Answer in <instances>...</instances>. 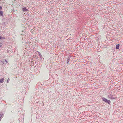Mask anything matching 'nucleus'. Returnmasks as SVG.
I'll return each mask as SVG.
<instances>
[{
	"label": "nucleus",
	"mask_w": 123,
	"mask_h": 123,
	"mask_svg": "<svg viewBox=\"0 0 123 123\" xmlns=\"http://www.w3.org/2000/svg\"><path fill=\"white\" fill-rule=\"evenodd\" d=\"M1 46H2V45H0V48L1 47Z\"/></svg>",
	"instance_id": "obj_19"
},
{
	"label": "nucleus",
	"mask_w": 123,
	"mask_h": 123,
	"mask_svg": "<svg viewBox=\"0 0 123 123\" xmlns=\"http://www.w3.org/2000/svg\"><path fill=\"white\" fill-rule=\"evenodd\" d=\"M102 99L103 101L106 103H107L108 104H109L111 103L110 101V100H108L105 98H103Z\"/></svg>",
	"instance_id": "obj_1"
},
{
	"label": "nucleus",
	"mask_w": 123,
	"mask_h": 123,
	"mask_svg": "<svg viewBox=\"0 0 123 123\" xmlns=\"http://www.w3.org/2000/svg\"><path fill=\"white\" fill-rule=\"evenodd\" d=\"M1 62L2 63H3V64H5V62H4V61H2Z\"/></svg>",
	"instance_id": "obj_14"
},
{
	"label": "nucleus",
	"mask_w": 123,
	"mask_h": 123,
	"mask_svg": "<svg viewBox=\"0 0 123 123\" xmlns=\"http://www.w3.org/2000/svg\"><path fill=\"white\" fill-rule=\"evenodd\" d=\"M10 51L9 50H7V53H8Z\"/></svg>",
	"instance_id": "obj_17"
},
{
	"label": "nucleus",
	"mask_w": 123,
	"mask_h": 123,
	"mask_svg": "<svg viewBox=\"0 0 123 123\" xmlns=\"http://www.w3.org/2000/svg\"><path fill=\"white\" fill-rule=\"evenodd\" d=\"M71 57V56H70V55H69L67 59V63H68L69 62Z\"/></svg>",
	"instance_id": "obj_5"
},
{
	"label": "nucleus",
	"mask_w": 123,
	"mask_h": 123,
	"mask_svg": "<svg viewBox=\"0 0 123 123\" xmlns=\"http://www.w3.org/2000/svg\"><path fill=\"white\" fill-rule=\"evenodd\" d=\"M22 9L23 11L24 12H25L28 10V9H27L26 7L23 8Z\"/></svg>",
	"instance_id": "obj_4"
},
{
	"label": "nucleus",
	"mask_w": 123,
	"mask_h": 123,
	"mask_svg": "<svg viewBox=\"0 0 123 123\" xmlns=\"http://www.w3.org/2000/svg\"><path fill=\"white\" fill-rule=\"evenodd\" d=\"M12 11L13 12H14L15 11V10L14 9H13V10H12Z\"/></svg>",
	"instance_id": "obj_20"
},
{
	"label": "nucleus",
	"mask_w": 123,
	"mask_h": 123,
	"mask_svg": "<svg viewBox=\"0 0 123 123\" xmlns=\"http://www.w3.org/2000/svg\"><path fill=\"white\" fill-rule=\"evenodd\" d=\"M109 97L110 98L112 99H114L115 98V97L113 96H111Z\"/></svg>",
	"instance_id": "obj_11"
},
{
	"label": "nucleus",
	"mask_w": 123,
	"mask_h": 123,
	"mask_svg": "<svg viewBox=\"0 0 123 123\" xmlns=\"http://www.w3.org/2000/svg\"><path fill=\"white\" fill-rule=\"evenodd\" d=\"M9 81V79H8L7 81V82H8Z\"/></svg>",
	"instance_id": "obj_18"
},
{
	"label": "nucleus",
	"mask_w": 123,
	"mask_h": 123,
	"mask_svg": "<svg viewBox=\"0 0 123 123\" xmlns=\"http://www.w3.org/2000/svg\"><path fill=\"white\" fill-rule=\"evenodd\" d=\"M4 23V24H5V22H4V23Z\"/></svg>",
	"instance_id": "obj_22"
},
{
	"label": "nucleus",
	"mask_w": 123,
	"mask_h": 123,
	"mask_svg": "<svg viewBox=\"0 0 123 123\" xmlns=\"http://www.w3.org/2000/svg\"><path fill=\"white\" fill-rule=\"evenodd\" d=\"M3 12L2 11H0V16H3Z\"/></svg>",
	"instance_id": "obj_9"
},
{
	"label": "nucleus",
	"mask_w": 123,
	"mask_h": 123,
	"mask_svg": "<svg viewBox=\"0 0 123 123\" xmlns=\"http://www.w3.org/2000/svg\"><path fill=\"white\" fill-rule=\"evenodd\" d=\"M112 92H111V94L108 95V96L109 97H110L111 96H113V95H112Z\"/></svg>",
	"instance_id": "obj_12"
},
{
	"label": "nucleus",
	"mask_w": 123,
	"mask_h": 123,
	"mask_svg": "<svg viewBox=\"0 0 123 123\" xmlns=\"http://www.w3.org/2000/svg\"><path fill=\"white\" fill-rule=\"evenodd\" d=\"M4 81V78H2L0 80V83H3Z\"/></svg>",
	"instance_id": "obj_6"
},
{
	"label": "nucleus",
	"mask_w": 123,
	"mask_h": 123,
	"mask_svg": "<svg viewBox=\"0 0 123 123\" xmlns=\"http://www.w3.org/2000/svg\"><path fill=\"white\" fill-rule=\"evenodd\" d=\"M102 99L103 101L106 103H107L108 104H109L111 103L110 101V100H108L105 98H103Z\"/></svg>",
	"instance_id": "obj_2"
},
{
	"label": "nucleus",
	"mask_w": 123,
	"mask_h": 123,
	"mask_svg": "<svg viewBox=\"0 0 123 123\" xmlns=\"http://www.w3.org/2000/svg\"><path fill=\"white\" fill-rule=\"evenodd\" d=\"M4 113H2L1 112H0V122L1 120V117L3 116H4Z\"/></svg>",
	"instance_id": "obj_3"
},
{
	"label": "nucleus",
	"mask_w": 123,
	"mask_h": 123,
	"mask_svg": "<svg viewBox=\"0 0 123 123\" xmlns=\"http://www.w3.org/2000/svg\"><path fill=\"white\" fill-rule=\"evenodd\" d=\"M5 61L6 62V63H8L7 61L6 60H5Z\"/></svg>",
	"instance_id": "obj_15"
},
{
	"label": "nucleus",
	"mask_w": 123,
	"mask_h": 123,
	"mask_svg": "<svg viewBox=\"0 0 123 123\" xmlns=\"http://www.w3.org/2000/svg\"><path fill=\"white\" fill-rule=\"evenodd\" d=\"M110 92H109L108 93V94H110Z\"/></svg>",
	"instance_id": "obj_21"
},
{
	"label": "nucleus",
	"mask_w": 123,
	"mask_h": 123,
	"mask_svg": "<svg viewBox=\"0 0 123 123\" xmlns=\"http://www.w3.org/2000/svg\"><path fill=\"white\" fill-rule=\"evenodd\" d=\"M5 39V37H2L0 36V39L2 40Z\"/></svg>",
	"instance_id": "obj_10"
},
{
	"label": "nucleus",
	"mask_w": 123,
	"mask_h": 123,
	"mask_svg": "<svg viewBox=\"0 0 123 123\" xmlns=\"http://www.w3.org/2000/svg\"><path fill=\"white\" fill-rule=\"evenodd\" d=\"M22 33H21V35H25V33L23 31H22Z\"/></svg>",
	"instance_id": "obj_13"
},
{
	"label": "nucleus",
	"mask_w": 123,
	"mask_h": 123,
	"mask_svg": "<svg viewBox=\"0 0 123 123\" xmlns=\"http://www.w3.org/2000/svg\"><path fill=\"white\" fill-rule=\"evenodd\" d=\"M120 45L119 44H118L116 45V49H118L119 48V46Z\"/></svg>",
	"instance_id": "obj_7"
},
{
	"label": "nucleus",
	"mask_w": 123,
	"mask_h": 123,
	"mask_svg": "<svg viewBox=\"0 0 123 123\" xmlns=\"http://www.w3.org/2000/svg\"><path fill=\"white\" fill-rule=\"evenodd\" d=\"M38 53L39 54V57H40V58L41 59H42V55H41V53H40V52H38Z\"/></svg>",
	"instance_id": "obj_8"
},
{
	"label": "nucleus",
	"mask_w": 123,
	"mask_h": 123,
	"mask_svg": "<svg viewBox=\"0 0 123 123\" xmlns=\"http://www.w3.org/2000/svg\"><path fill=\"white\" fill-rule=\"evenodd\" d=\"M2 7H1L0 6V10L1 9H2Z\"/></svg>",
	"instance_id": "obj_16"
}]
</instances>
